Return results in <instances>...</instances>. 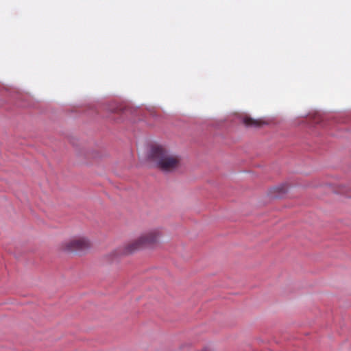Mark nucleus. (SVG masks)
Here are the masks:
<instances>
[{"label": "nucleus", "mask_w": 351, "mask_h": 351, "mask_svg": "<svg viewBox=\"0 0 351 351\" xmlns=\"http://www.w3.org/2000/svg\"><path fill=\"white\" fill-rule=\"evenodd\" d=\"M274 191L276 193L275 195L276 197H280L281 195L285 193L287 191V185H280L273 189Z\"/></svg>", "instance_id": "39448f33"}, {"label": "nucleus", "mask_w": 351, "mask_h": 351, "mask_svg": "<svg viewBox=\"0 0 351 351\" xmlns=\"http://www.w3.org/2000/svg\"><path fill=\"white\" fill-rule=\"evenodd\" d=\"M90 247L88 239L85 237H76L66 241L61 244V250L65 252L83 250Z\"/></svg>", "instance_id": "7ed1b4c3"}, {"label": "nucleus", "mask_w": 351, "mask_h": 351, "mask_svg": "<svg viewBox=\"0 0 351 351\" xmlns=\"http://www.w3.org/2000/svg\"><path fill=\"white\" fill-rule=\"evenodd\" d=\"M149 160L165 173H173L182 166V158L162 145H154L149 153Z\"/></svg>", "instance_id": "f257e3e1"}, {"label": "nucleus", "mask_w": 351, "mask_h": 351, "mask_svg": "<svg viewBox=\"0 0 351 351\" xmlns=\"http://www.w3.org/2000/svg\"><path fill=\"white\" fill-rule=\"evenodd\" d=\"M243 123L249 128H261L267 124V122L261 119H253L249 116H245L243 118Z\"/></svg>", "instance_id": "20e7f679"}, {"label": "nucleus", "mask_w": 351, "mask_h": 351, "mask_svg": "<svg viewBox=\"0 0 351 351\" xmlns=\"http://www.w3.org/2000/svg\"><path fill=\"white\" fill-rule=\"evenodd\" d=\"M158 229L151 230L141 234L138 237L131 240L122 247L114 250L112 255L116 257L132 254L144 247H152L156 245L161 237Z\"/></svg>", "instance_id": "f03ea898"}]
</instances>
